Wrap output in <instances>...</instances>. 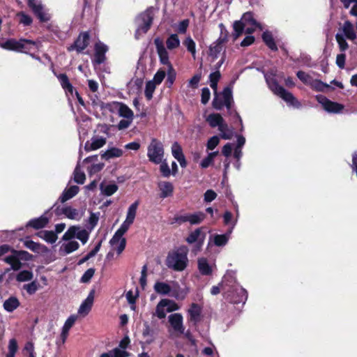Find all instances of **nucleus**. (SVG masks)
<instances>
[{"instance_id":"nucleus-1","label":"nucleus","mask_w":357,"mask_h":357,"mask_svg":"<svg viewBox=\"0 0 357 357\" xmlns=\"http://www.w3.org/2000/svg\"><path fill=\"white\" fill-rule=\"evenodd\" d=\"M139 204V202L137 200L128 207L126 220L109 241L111 246L116 250L118 255H120L126 248V241L123 236L134 222Z\"/></svg>"},{"instance_id":"nucleus-2","label":"nucleus","mask_w":357,"mask_h":357,"mask_svg":"<svg viewBox=\"0 0 357 357\" xmlns=\"http://www.w3.org/2000/svg\"><path fill=\"white\" fill-rule=\"evenodd\" d=\"M264 73L265 80L269 89L277 96L281 98L287 102L289 106L294 108H299L301 107L300 102L294 97V96L289 91H287L284 87L279 85L277 82L275 75L272 73Z\"/></svg>"},{"instance_id":"nucleus-3","label":"nucleus","mask_w":357,"mask_h":357,"mask_svg":"<svg viewBox=\"0 0 357 357\" xmlns=\"http://www.w3.org/2000/svg\"><path fill=\"white\" fill-rule=\"evenodd\" d=\"M188 248L182 245L175 250L169 252L166 259V265L168 268L176 271H183L188 263Z\"/></svg>"},{"instance_id":"nucleus-4","label":"nucleus","mask_w":357,"mask_h":357,"mask_svg":"<svg viewBox=\"0 0 357 357\" xmlns=\"http://www.w3.org/2000/svg\"><path fill=\"white\" fill-rule=\"evenodd\" d=\"M154 45L162 64L167 66V77L166 82L169 87H171L176 79V72L169 62V53L165 47L163 42L159 38L154 39Z\"/></svg>"},{"instance_id":"nucleus-5","label":"nucleus","mask_w":357,"mask_h":357,"mask_svg":"<svg viewBox=\"0 0 357 357\" xmlns=\"http://www.w3.org/2000/svg\"><path fill=\"white\" fill-rule=\"evenodd\" d=\"M155 12V9L151 7L137 17L136 20L137 24V29L135 32L136 39H139L142 35L145 34L150 29Z\"/></svg>"},{"instance_id":"nucleus-6","label":"nucleus","mask_w":357,"mask_h":357,"mask_svg":"<svg viewBox=\"0 0 357 357\" xmlns=\"http://www.w3.org/2000/svg\"><path fill=\"white\" fill-rule=\"evenodd\" d=\"M233 102L232 87L227 86L222 91L220 96H219L217 93H215V98H213L212 105L217 110H220L225 106L228 112L231 114L232 111L231 110V107Z\"/></svg>"},{"instance_id":"nucleus-7","label":"nucleus","mask_w":357,"mask_h":357,"mask_svg":"<svg viewBox=\"0 0 357 357\" xmlns=\"http://www.w3.org/2000/svg\"><path fill=\"white\" fill-rule=\"evenodd\" d=\"M224 294L226 299L234 304L244 305L248 299L247 291L239 284L232 285L231 289H227Z\"/></svg>"},{"instance_id":"nucleus-8","label":"nucleus","mask_w":357,"mask_h":357,"mask_svg":"<svg viewBox=\"0 0 357 357\" xmlns=\"http://www.w3.org/2000/svg\"><path fill=\"white\" fill-rule=\"evenodd\" d=\"M149 160L155 164L162 162L164 157L163 144L157 139L153 138L147 148Z\"/></svg>"},{"instance_id":"nucleus-9","label":"nucleus","mask_w":357,"mask_h":357,"mask_svg":"<svg viewBox=\"0 0 357 357\" xmlns=\"http://www.w3.org/2000/svg\"><path fill=\"white\" fill-rule=\"evenodd\" d=\"M248 25L259 26V23L254 19L253 13L251 12L244 13L241 20L234 22L233 25L234 40H236L243 33L244 28Z\"/></svg>"},{"instance_id":"nucleus-10","label":"nucleus","mask_w":357,"mask_h":357,"mask_svg":"<svg viewBox=\"0 0 357 357\" xmlns=\"http://www.w3.org/2000/svg\"><path fill=\"white\" fill-rule=\"evenodd\" d=\"M28 6L40 22H46L51 19L49 10L43 6L40 0H29Z\"/></svg>"},{"instance_id":"nucleus-11","label":"nucleus","mask_w":357,"mask_h":357,"mask_svg":"<svg viewBox=\"0 0 357 357\" xmlns=\"http://www.w3.org/2000/svg\"><path fill=\"white\" fill-rule=\"evenodd\" d=\"M89 233L84 229L79 226H71L63 234V239L77 238L79 240L83 245L86 243L89 240Z\"/></svg>"},{"instance_id":"nucleus-12","label":"nucleus","mask_w":357,"mask_h":357,"mask_svg":"<svg viewBox=\"0 0 357 357\" xmlns=\"http://www.w3.org/2000/svg\"><path fill=\"white\" fill-rule=\"evenodd\" d=\"M316 100L321 105L324 109L328 113L338 114L342 112L344 109L342 105L333 102L323 95L316 96Z\"/></svg>"},{"instance_id":"nucleus-13","label":"nucleus","mask_w":357,"mask_h":357,"mask_svg":"<svg viewBox=\"0 0 357 357\" xmlns=\"http://www.w3.org/2000/svg\"><path fill=\"white\" fill-rule=\"evenodd\" d=\"M168 321L174 331L177 335L184 334L185 326L183 317L181 313H174L168 317Z\"/></svg>"},{"instance_id":"nucleus-14","label":"nucleus","mask_w":357,"mask_h":357,"mask_svg":"<svg viewBox=\"0 0 357 357\" xmlns=\"http://www.w3.org/2000/svg\"><path fill=\"white\" fill-rule=\"evenodd\" d=\"M60 243L61 244L59 247V252L62 256L68 255L76 251L79 247L78 242L75 238L63 239V236Z\"/></svg>"},{"instance_id":"nucleus-15","label":"nucleus","mask_w":357,"mask_h":357,"mask_svg":"<svg viewBox=\"0 0 357 357\" xmlns=\"http://www.w3.org/2000/svg\"><path fill=\"white\" fill-rule=\"evenodd\" d=\"M89 34L87 32L82 33L79 35L74 44L70 46L68 51L76 50L77 52H82L89 45Z\"/></svg>"},{"instance_id":"nucleus-16","label":"nucleus","mask_w":357,"mask_h":357,"mask_svg":"<svg viewBox=\"0 0 357 357\" xmlns=\"http://www.w3.org/2000/svg\"><path fill=\"white\" fill-rule=\"evenodd\" d=\"M94 295H95V290L92 289L89 295L87 296L86 298L83 301V302L81 303L77 313L81 317H85L86 316L89 312L91 310L93 301H94Z\"/></svg>"},{"instance_id":"nucleus-17","label":"nucleus","mask_w":357,"mask_h":357,"mask_svg":"<svg viewBox=\"0 0 357 357\" xmlns=\"http://www.w3.org/2000/svg\"><path fill=\"white\" fill-rule=\"evenodd\" d=\"M108 51V47L102 42H98L95 45V54L93 59L94 64H101L106 59L105 54Z\"/></svg>"},{"instance_id":"nucleus-18","label":"nucleus","mask_w":357,"mask_h":357,"mask_svg":"<svg viewBox=\"0 0 357 357\" xmlns=\"http://www.w3.org/2000/svg\"><path fill=\"white\" fill-rule=\"evenodd\" d=\"M202 307L197 303H192L190 305L187 312L188 314V321L197 325L201 320Z\"/></svg>"},{"instance_id":"nucleus-19","label":"nucleus","mask_w":357,"mask_h":357,"mask_svg":"<svg viewBox=\"0 0 357 357\" xmlns=\"http://www.w3.org/2000/svg\"><path fill=\"white\" fill-rule=\"evenodd\" d=\"M206 238V232L204 227H199L191 231L188 237L185 238V241L188 244H193L196 243L204 242Z\"/></svg>"},{"instance_id":"nucleus-20","label":"nucleus","mask_w":357,"mask_h":357,"mask_svg":"<svg viewBox=\"0 0 357 357\" xmlns=\"http://www.w3.org/2000/svg\"><path fill=\"white\" fill-rule=\"evenodd\" d=\"M227 41V36H220L209 47V56L213 59L218 58L223 48V44Z\"/></svg>"},{"instance_id":"nucleus-21","label":"nucleus","mask_w":357,"mask_h":357,"mask_svg":"<svg viewBox=\"0 0 357 357\" xmlns=\"http://www.w3.org/2000/svg\"><path fill=\"white\" fill-rule=\"evenodd\" d=\"M98 155H94L86 158L83 161L86 163H92L91 165L87 168L88 172L90 175L95 174L100 172L105 166L104 163L102 162L95 163L98 160Z\"/></svg>"},{"instance_id":"nucleus-22","label":"nucleus","mask_w":357,"mask_h":357,"mask_svg":"<svg viewBox=\"0 0 357 357\" xmlns=\"http://www.w3.org/2000/svg\"><path fill=\"white\" fill-rule=\"evenodd\" d=\"M347 39L354 40L356 38V33L354 26L349 21H345L340 28V31Z\"/></svg>"},{"instance_id":"nucleus-23","label":"nucleus","mask_w":357,"mask_h":357,"mask_svg":"<svg viewBox=\"0 0 357 357\" xmlns=\"http://www.w3.org/2000/svg\"><path fill=\"white\" fill-rule=\"evenodd\" d=\"M106 144V139L103 137H93L91 138V142H87L85 144L84 149L86 151L97 150L102 147Z\"/></svg>"},{"instance_id":"nucleus-24","label":"nucleus","mask_w":357,"mask_h":357,"mask_svg":"<svg viewBox=\"0 0 357 357\" xmlns=\"http://www.w3.org/2000/svg\"><path fill=\"white\" fill-rule=\"evenodd\" d=\"M158 186L160 191V198L165 199L172 195L174 186L172 183L169 181H159Z\"/></svg>"},{"instance_id":"nucleus-25","label":"nucleus","mask_w":357,"mask_h":357,"mask_svg":"<svg viewBox=\"0 0 357 357\" xmlns=\"http://www.w3.org/2000/svg\"><path fill=\"white\" fill-rule=\"evenodd\" d=\"M79 188L77 185H71L69 188H66L59 197L58 201L61 203H65L74 197L79 192Z\"/></svg>"},{"instance_id":"nucleus-26","label":"nucleus","mask_w":357,"mask_h":357,"mask_svg":"<svg viewBox=\"0 0 357 357\" xmlns=\"http://www.w3.org/2000/svg\"><path fill=\"white\" fill-rule=\"evenodd\" d=\"M54 73L56 76L57 79H59L60 84H61V87L63 89V90L65 91V92L66 93H70V94L73 95V91H74V87L70 84L68 76L64 73L58 74V75L56 73Z\"/></svg>"},{"instance_id":"nucleus-27","label":"nucleus","mask_w":357,"mask_h":357,"mask_svg":"<svg viewBox=\"0 0 357 357\" xmlns=\"http://www.w3.org/2000/svg\"><path fill=\"white\" fill-rule=\"evenodd\" d=\"M123 151L122 149L116 147H111L105 151H102L100 153V156L105 160H109L110 159L114 158H120L123 155Z\"/></svg>"},{"instance_id":"nucleus-28","label":"nucleus","mask_w":357,"mask_h":357,"mask_svg":"<svg viewBox=\"0 0 357 357\" xmlns=\"http://www.w3.org/2000/svg\"><path fill=\"white\" fill-rule=\"evenodd\" d=\"M154 291L162 296L171 295L172 289L171 286L165 282L157 281L153 286Z\"/></svg>"},{"instance_id":"nucleus-29","label":"nucleus","mask_w":357,"mask_h":357,"mask_svg":"<svg viewBox=\"0 0 357 357\" xmlns=\"http://www.w3.org/2000/svg\"><path fill=\"white\" fill-rule=\"evenodd\" d=\"M61 211L66 218L70 220H79L83 215V213H79L77 209L71 206H65L61 209Z\"/></svg>"},{"instance_id":"nucleus-30","label":"nucleus","mask_w":357,"mask_h":357,"mask_svg":"<svg viewBox=\"0 0 357 357\" xmlns=\"http://www.w3.org/2000/svg\"><path fill=\"white\" fill-rule=\"evenodd\" d=\"M198 269L203 275H209L213 272V267L209 264L207 259L204 257L199 258L197 261Z\"/></svg>"},{"instance_id":"nucleus-31","label":"nucleus","mask_w":357,"mask_h":357,"mask_svg":"<svg viewBox=\"0 0 357 357\" xmlns=\"http://www.w3.org/2000/svg\"><path fill=\"white\" fill-rule=\"evenodd\" d=\"M48 218L44 214L38 218H34L29 220L27 222L26 226L38 229L45 227L46 225L48 223Z\"/></svg>"},{"instance_id":"nucleus-32","label":"nucleus","mask_w":357,"mask_h":357,"mask_svg":"<svg viewBox=\"0 0 357 357\" xmlns=\"http://www.w3.org/2000/svg\"><path fill=\"white\" fill-rule=\"evenodd\" d=\"M238 284L236 281L235 275L232 272H227L223 277L221 285L224 292L227 289H231L232 285Z\"/></svg>"},{"instance_id":"nucleus-33","label":"nucleus","mask_w":357,"mask_h":357,"mask_svg":"<svg viewBox=\"0 0 357 357\" xmlns=\"http://www.w3.org/2000/svg\"><path fill=\"white\" fill-rule=\"evenodd\" d=\"M20 305L18 298L15 296H10L3 304L4 310L8 312H13Z\"/></svg>"},{"instance_id":"nucleus-34","label":"nucleus","mask_w":357,"mask_h":357,"mask_svg":"<svg viewBox=\"0 0 357 357\" xmlns=\"http://www.w3.org/2000/svg\"><path fill=\"white\" fill-rule=\"evenodd\" d=\"M231 229L224 234H214L213 236V243L218 247L225 246L229 241Z\"/></svg>"},{"instance_id":"nucleus-35","label":"nucleus","mask_w":357,"mask_h":357,"mask_svg":"<svg viewBox=\"0 0 357 357\" xmlns=\"http://www.w3.org/2000/svg\"><path fill=\"white\" fill-rule=\"evenodd\" d=\"M142 335L147 344H151L155 340V332L148 324L144 325Z\"/></svg>"},{"instance_id":"nucleus-36","label":"nucleus","mask_w":357,"mask_h":357,"mask_svg":"<svg viewBox=\"0 0 357 357\" xmlns=\"http://www.w3.org/2000/svg\"><path fill=\"white\" fill-rule=\"evenodd\" d=\"M262 39L265 44L273 51H277L278 47L271 31H266L262 34Z\"/></svg>"},{"instance_id":"nucleus-37","label":"nucleus","mask_w":357,"mask_h":357,"mask_svg":"<svg viewBox=\"0 0 357 357\" xmlns=\"http://www.w3.org/2000/svg\"><path fill=\"white\" fill-rule=\"evenodd\" d=\"M118 185L116 183H101L100 185L101 192L106 196L112 195L118 190Z\"/></svg>"},{"instance_id":"nucleus-38","label":"nucleus","mask_w":357,"mask_h":357,"mask_svg":"<svg viewBox=\"0 0 357 357\" xmlns=\"http://www.w3.org/2000/svg\"><path fill=\"white\" fill-rule=\"evenodd\" d=\"M167 49L169 50H174L180 46V40L176 33L171 34L166 40Z\"/></svg>"},{"instance_id":"nucleus-39","label":"nucleus","mask_w":357,"mask_h":357,"mask_svg":"<svg viewBox=\"0 0 357 357\" xmlns=\"http://www.w3.org/2000/svg\"><path fill=\"white\" fill-rule=\"evenodd\" d=\"M38 236L50 243H55L58 238L56 234L53 231H41L38 233Z\"/></svg>"},{"instance_id":"nucleus-40","label":"nucleus","mask_w":357,"mask_h":357,"mask_svg":"<svg viewBox=\"0 0 357 357\" xmlns=\"http://www.w3.org/2000/svg\"><path fill=\"white\" fill-rule=\"evenodd\" d=\"M206 120L211 128H215L221 123L223 118L220 114H211L206 117Z\"/></svg>"},{"instance_id":"nucleus-41","label":"nucleus","mask_w":357,"mask_h":357,"mask_svg":"<svg viewBox=\"0 0 357 357\" xmlns=\"http://www.w3.org/2000/svg\"><path fill=\"white\" fill-rule=\"evenodd\" d=\"M127 352L119 348H115L108 352L102 353L100 357H126Z\"/></svg>"},{"instance_id":"nucleus-42","label":"nucleus","mask_w":357,"mask_h":357,"mask_svg":"<svg viewBox=\"0 0 357 357\" xmlns=\"http://www.w3.org/2000/svg\"><path fill=\"white\" fill-rule=\"evenodd\" d=\"M189 292V289L188 287L184 288H177L172 289V292L171 296L174 297L177 300H184L187 296Z\"/></svg>"},{"instance_id":"nucleus-43","label":"nucleus","mask_w":357,"mask_h":357,"mask_svg":"<svg viewBox=\"0 0 357 357\" xmlns=\"http://www.w3.org/2000/svg\"><path fill=\"white\" fill-rule=\"evenodd\" d=\"M119 114L121 116L128 119L132 120L133 112L125 104L120 103L118 109Z\"/></svg>"},{"instance_id":"nucleus-44","label":"nucleus","mask_w":357,"mask_h":357,"mask_svg":"<svg viewBox=\"0 0 357 357\" xmlns=\"http://www.w3.org/2000/svg\"><path fill=\"white\" fill-rule=\"evenodd\" d=\"M205 218V214L203 212H196L194 213H189L188 222L191 225H199Z\"/></svg>"},{"instance_id":"nucleus-45","label":"nucleus","mask_w":357,"mask_h":357,"mask_svg":"<svg viewBox=\"0 0 357 357\" xmlns=\"http://www.w3.org/2000/svg\"><path fill=\"white\" fill-rule=\"evenodd\" d=\"M309 86L317 91H324L326 89L329 88V85L321 82L319 79H314L312 78Z\"/></svg>"},{"instance_id":"nucleus-46","label":"nucleus","mask_w":357,"mask_h":357,"mask_svg":"<svg viewBox=\"0 0 357 357\" xmlns=\"http://www.w3.org/2000/svg\"><path fill=\"white\" fill-rule=\"evenodd\" d=\"M347 38L343 36V33H341L340 32H337L335 34V40L338 44L340 50L341 52L346 51L349 45L346 40Z\"/></svg>"},{"instance_id":"nucleus-47","label":"nucleus","mask_w":357,"mask_h":357,"mask_svg":"<svg viewBox=\"0 0 357 357\" xmlns=\"http://www.w3.org/2000/svg\"><path fill=\"white\" fill-rule=\"evenodd\" d=\"M220 78V73L218 70L213 72L209 75L210 80V86L212 89L214 91V93H216L218 89V82Z\"/></svg>"},{"instance_id":"nucleus-48","label":"nucleus","mask_w":357,"mask_h":357,"mask_svg":"<svg viewBox=\"0 0 357 357\" xmlns=\"http://www.w3.org/2000/svg\"><path fill=\"white\" fill-rule=\"evenodd\" d=\"M86 176L84 173L80 170L79 164L77 163L74 171V181L78 184H83L85 181Z\"/></svg>"},{"instance_id":"nucleus-49","label":"nucleus","mask_w":357,"mask_h":357,"mask_svg":"<svg viewBox=\"0 0 357 357\" xmlns=\"http://www.w3.org/2000/svg\"><path fill=\"white\" fill-rule=\"evenodd\" d=\"M165 307H165L163 304V301L161 299L156 305L155 312L153 314L160 319H164L166 317V314L167 312V310H165Z\"/></svg>"},{"instance_id":"nucleus-50","label":"nucleus","mask_w":357,"mask_h":357,"mask_svg":"<svg viewBox=\"0 0 357 357\" xmlns=\"http://www.w3.org/2000/svg\"><path fill=\"white\" fill-rule=\"evenodd\" d=\"M162 301L167 312L177 311L180 309V306L173 300L163 298Z\"/></svg>"},{"instance_id":"nucleus-51","label":"nucleus","mask_w":357,"mask_h":357,"mask_svg":"<svg viewBox=\"0 0 357 357\" xmlns=\"http://www.w3.org/2000/svg\"><path fill=\"white\" fill-rule=\"evenodd\" d=\"M33 277V273L29 271H22L16 276L18 282L30 281Z\"/></svg>"},{"instance_id":"nucleus-52","label":"nucleus","mask_w":357,"mask_h":357,"mask_svg":"<svg viewBox=\"0 0 357 357\" xmlns=\"http://www.w3.org/2000/svg\"><path fill=\"white\" fill-rule=\"evenodd\" d=\"M156 85L157 84H155V82L153 81H149L146 84L144 93H145V96L147 98V100H151L152 98L153 93L155 89Z\"/></svg>"},{"instance_id":"nucleus-53","label":"nucleus","mask_w":357,"mask_h":357,"mask_svg":"<svg viewBox=\"0 0 357 357\" xmlns=\"http://www.w3.org/2000/svg\"><path fill=\"white\" fill-rule=\"evenodd\" d=\"M183 45L186 47L187 50L192 54V56L195 57L196 54V45L195 41L191 37H188L183 41Z\"/></svg>"},{"instance_id":"nucleus-54","label":"nucleus","mask_w":357,"mask_h":357,"mask_svg":"<svg viewBox=\"0 0 357 357\" xmlns=\"http://www.w3.org/2000/svg\"><path fill=\"white\" fill-rule=\"evenodd\" d=\"M24 245L26 248L35 252H40L42 250V248H43V246L41 245L40 244L37 243L31 240H26L24 241Z\"/></svg>"},{"instance_id":"nucleus-55","label":"nucleus","mask_w":357,"mask_h":357,"mask_svg":"<svg viewBox=\"0 0 357 357\" xmlns=\"http://www.w3.org/2000/svg\"><path fill=\"white\" fill-rule=\"evenodd\" d=\"M224 223L227 225H231L230 229H233L237 222V218L233 219L232 213L229 211H226L223 215Z\"/></svg>"},{"instance_id":"nucleus-56","label":"nucleus","mask_w":357,"mask_h":357,"mask_svg":"<svg viewBox=\"0 0 357 357\" xmlns=\"http://www.w3.org/2000/svg\"><path fill=\"white\" fill-rule=\"evenodd\" d=\"M172 153L175 159H178L184 155L182 148L177 142H174L172 146Z\"/></svg>"},{"instance_id":"nucleus-57","label":"nucleus","mask_w":357,"mask_h":357,"mask_svg":"<svg viewBox=\"0 0 357 357\" xmlns=\"http://www.w3.org/2000/svg\"><path fill=\"white\" fill-rule=\"evenodd\" d=\"M39 284L36 281H32L30 283L26 284L23 286V289L26 291L29 295H32L38 289Z\"/></svg>"},{"instance_id":"nucleus-58","label":"nucleus","mask_w":357,"mask_h":357,"mask_svg":"<svg viewBox=\"0 0 357 357\" xmlns=\"http://www.w3.org/2000/svg\"><path fill=\"white\" fill-rule=\"evenodd\" d=\"M13 252H14V254H17V255L15 257V259H14L13 264H10V269H12L13 271H18L19 269H20V268L22 266V263L19 260L18 257L20 255L28 254V252L26 251H21V252L14 251Z\"/></svg>"},{"instance_id":"nucleus-59","label":"nucleus","mask_w":357,"mask_h":357,"mask_svg":"<svg viewBox=\"0 0 357 357\" xmlns=\"http://www.w3.org/2000/svg\"><path fill=\"white\" fill-rule=\"evenodd\" d=\"M297 77L305 84L309 85L312 77L304 71L299 70L296 73Z\"/></svg>"},{"instance_id":"nucleus-60","label":"nucleus","mask_w":357,"mask_h":357,"mask_svg":"<svg viewBox=\"0 0 357 357\" xmlns=\"http://www.w3.org/2000/svg\"><path fill=\"white\" fill-rule=\"evenodd\" d=\"M95 273V269L94 268H89L87 269L84 274L82 275L80 282L82 283H88L91 279L93 278Z\"/></svg>"},{"instance_id":"nucleus-61","label":"nucleus","mask_w":357,"mask_h":357,"mask_svg":"<svg viewBox=\"0 0 357 357\" xmlns=\"http://www.w3.org/2000/svg\"><path fill=\"white\" fill-rule=\"evenodd\" d=\"M160 171L162 176L165 178L169 177V176L171 175V170L167 162L162 160V162H160Z\"/></svg>"},{"instance_id":"nucleus-62","label":"nucleus","mask_w":357,"mask_h":357,"mask_svg":"<svg viewBox=\"0 0 357 357\" xmlns=\"http://www.w3.org/2000/svg\"><path fill=\"white\" fill-rule=\"evenodd\" d=\"M100 213L91 212L90 216L88 219V223L91 229H93L98 224L99 220Z\"/></svg>"},{"instance_id":"nucleus-63","label":"nucleus","mask_w":357,"mask_h":357,"mask_svg":"<svg viewBox=\"0 0 357 357\" xmlns=\"http://www.w3.org/2000/svg\"><path fill=\"white\" fill-rule=\"evenodd\" d=\"M220 138L218 136L215 135L211 137L206 144L207 149L213 150L219 144Z\"/></svg>"},{"instance_id":"nucleus-64","label":"nucleus","mask_w":357,"mask_h":357,"mask_svg":"<svg viewBox=\"0 0 357 357\" xmlns=\"http://www.w3.org/2000/svg\"><path fill=\"white\" fill-rule=\"evenodd\" d=\"M190 21L188 19L181 21L178 24L176 29L180 33H185L189 26Z\"/></svg>"}]
</instances>
